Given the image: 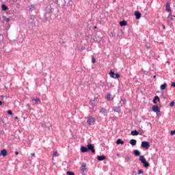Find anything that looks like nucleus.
<instances>
[{"label": "nucleus", "mask_w": 175, "mask_h": 175, "mask_svg": "<svg viewBox=\"0 0 175 175\" xmlns=\"http://www.w3.org/2000/svg\"><path fill=\"white\" fill-rule=\"evenodd\" d=\"M138 132L139 135H140L141 136H142V135H144V131H143V129L138 130Z\"/></svg>", "instance_id": "34"}, {"label": "nucleus", "mask_w": 175, "mask_h": 175, "mask_svg": "<svg viewBox=\"0 0 175 175\" xmlns=\"http://www.w3.org/2000/svg\"><path fill=\"white\" fill-rule=\"evenodd\" d=\"M136 143H137V141L136 139H132L130 140V144L131 146H136Z\"/></svg>", "instance_id": "28"}, {"label": "nucleus", "mask_w": 175, "mask_h": 175, "mask_svg": "<svg viewBox=\"0 0 175 175\" xmlns=\"http://www.w3.org/2000/svg\"><path fill=\"white\" fill-rule=\"evenodd\" d=\"M3 18H4L5 21H6L7 23H9V21H10V18H5V16H3Z\"/></svg>", "instance_id": "41"}, {"label": "nucleus", "mask_w": 175, "mask_h": 175, "mask_svg": "<svg viewBox=\"0 0 175 175\" xmlns=\"http://www.w3.org/2000/svg\"><path fill=\"white\" fill-rule=\"evenodd\" d=\"M105 83L104 82H102V81H100V87H102V88H103V87H105Z\"/></svg>", "instance_id": "40"}, {"label": "nucleus", "mask_w": 175, "mask_h": 175, "mask_svg": "<svg viewBox=\"0 0 175 175\" xmlns=\"http://www.w3.org/2000/svg\"><path fill=\"white\" fill-rule=\"evenodd\" d=\"M104 144H101V146H103V145H104Z\"/></svg>", "instance_id": "58"}, {"label": "nucleus", "mask_w": 175, "mask_h": 175, "mask_svg": "<svg viewBox=\"0 0 175 175\" xmlns=\"http://www.w3.org/2000/svg\"><path fill=\"white\" fill-rule=\"evenodd\" d=\"M131 158H132V156H126L125 159L127 162H129V161H131Z\"/></svg>", "instance_id": "35"}, {"label": "nucleus", "mask_w": 175, "mask_h": 175, "mask_svg": "<svg viewBox=\"0 0 175 175\" xmlns=\"http://www.w3.org/2000/svg\"><path fill=\"white\" fill-rule=\"evenodd\" d=\"M106 159V156L105 155H101V156H98L97 157V160L100 161H105Z\"/></svg>", "instance_id": "24"}, {"label": "nucleus", "mask_w": 175, "mask_h": 175, "mask_svg": "<svg viewBox=\"0 0 175 175\" xmlns=\"http://www.w3.org/2000/svg\"><path fill=\"white\" fill-rule=\"evenodd\" d=\"M1 10H3V12H6V10H9V8L6 5L2 4Z\"/></svg>", "instance_id": "21"}, {"label": "nucleus", "mask_w": 175, "mask_h": 175, "mask_svg": "<svg viewBox=\"0 0 175 175\" xmlns=\"http://www.w3.org/2000/svg\"><path fill=\"white\" fill-rule=\"evenodd\" d=\"M92 62L93 64H95V62H96V59H95V57H94V56L92 57Z\"/></svg>", "instance_id": "39"}, {"label": "nucleus", "mask_w": 175, "mask_h": 175, "mask_svg": "<svg viewBox=\"0 0 175 175\" xmlns=\"http://www.w3.org/2000/svg\"><path fill=\"white\" fill-rule=\"evenodd\" d=\"M138 174H144V171L143 170L138 169Z\"/></svg>", "instance_id": "36"}, {"label": "nucleus", "mask_w": 175, "mask_h": 175, "mask_svg": "<svg viewBox=\"0 0 175 175\" xmlns=\"http://www.w3.org/2000/svg\"><path fill=\"white\" fill-rule=\"evenodd\" d=\"M51 13H53V8L51 6H47L45 8L43 23H47V21H50V20H51Z\"/></svg>", "instance_id": "1"}, {"label": "nucleus", "mask_w": 175, "mask_h": 175, "mask_svg": "<svg viewBox=\"0 0 175 175\" xmlns=\"http://www.w3.org/2000/svg\"><path fill=\"white\" fill-rule=\"evenodd\" d=\"M15 155H18V151L15 152Z\"/></svg>", "instance_id": "52"}, {"label": "nucleus", "mask_w": 175, "mask_h": 175, "mask_svg": "<svg viewBox=\"0 0 175 175\" xmlns=\"http://www.w3.org/2000/svg\"><path fill=\"white\" fill-rule=\"evenodd\" d=\"M99 113H100L101 114H103V116H107V109H106L103 107H101Z\"/></svg>", "instance_id": "11"}, {"label": "nucleus", "mask_w": 175, "mask_h": 175, "mask_svg": "<svg viewBox=\"0 0 175 175\" xmlns=\"http://www.w3.org/2000/svg\"><path fill=\"white\" fill-rule=\"evenodd\" d=\"M35 18H36L35 15H33V14L29 15V19L31 21L32 25H35Z\"/></svg>", "instance_id": "13"}, {"label": "nucleus", "mask_w": 175, "mask_h": 175, "mask_svg": "<svg viewBox=\"0 0 175 175\" xmlns=\"http://www.w3.org/2000/svg\"><path fill=\"white\" fill-rule=\"evenodd\" d=\"M1 98H3V95L1 96Z\"/></svg>", "instance_id": "59"}, {"label": "nucleus", "mask_w": 175, "mask_h": 175, "mask_svg": "<svg viewBox=\"0 0 175 175\" xmlns=\"http://www.w3.org/2000/svg\"><path fill=\"white\" fill-rule=\"evenodd\" d=\"M89 105H90V106L96 107V101L95 100V98L93 100H90L89 102Z\"/></svg>", "instance_id": "16"}, {"label": "nucleus", "mask_w": 175, "mask_h": 175, "mask_svg": "<svg viewBox=\"0 0 175 175\" xmlns=\"http://www.w3.org/2000/svg\"><path fill=\"white\" fill-rule=\"evenodd\" d=\"M159 102V100H161V99L159 98V96H155L152 100V102L154 103V105H157V102Z\"/></svg>", "instance_id": "18"}, {"label": "nucleus", "mask_w": 175, "mask_h": 175, "mask_svg": "<svg viewBox=\"0 0 175 175\" xmlns=\"http://www.w3.org/2000/svg\"><path fill=\"white\" fill-rule=\"evenodd\" d=\"M109 75L112 79H119L120 77V74H118V72L116 73L113 70H110Z\"/></svg>", "instance_id": "5"}, {"label": "nucleus", "mask_w": 175, "mask_h": 175, "mask_svg": "<svg viewBox=\"0 0 175 175\" xmlns=\"http://www.w3.org/2000/svg\"><path fill=\"white\" fill-rule=\"evenodd\" d=\"M165 10L169 13H172V9H170V4H169V3H166Z\"/></svg>", "instance_id": "17"}, {"label": "nucleus", "mask_w": 175, "mask_h": 175, "mask_svg": "<svg viewBox=\"0 0 175 175\" xmlns=\"http://www.w3.org/2000/svg\"><path fill=\"white\" fill-rule=\"evenodd\" d=\"M116 144H118V145L121 144L122 146H123V144H124V141H123L122 139H118L116 140Z\"/></svg>", "instance_id": "29"}, {"label": "nucleus", "mask_w": 175, "mask_h": 175, "mask_svg": "<svg viewBox=\"0 0 175 175\" xmlns=\"http://www.w3.org/2000/svg\"><path fill=\"white\" fill-rule=\"evenodd\" d=\"M167 87V83H164L163 84L161 85L160 90L161 91H163V90H166V88Z\"/></svg>", "instance_id": "22"}, {"label": "nucleus", "mask_w": 175, "mask_h": 175, "mask_svg": "<svg viewBox=\"0 0 175 175\" xmlns=\"http://www.w3.org/2000/svg\"><path fill=\"white\" fill-rule=\"evenodd\" d=\"M80 170H81V174L82 175L87 174L88 170L87 169V163H82L81 166L80 167Z\"/></svg>", "instance_id": "2"}, {"label": "nucleus", "mask_w": 175, "mask_h": 175, "mask_svg": "<svg viewBox=\"0 0 175 175\" xmlns=\"http://www.w3.org/2000/svg\"><path fill=\"white\" fill-rule=\"evenodd\" d=\"M95 118L92 117V116H89L87 118V123L88 124V125L91 126V125H95Z\"/></svg>", "instance_id": "3"}, {"label": "nucleus", "mask_w": 175, "mask_h": 175, "mask_svg": "<svg viewBox=\"0 0 175 175\" xmlns=\"http://www.w3.org/2000/svg\"><path fill=\"white\" fill-rule=\"evenodd\" d=\"M8 155V150L6 149H3L0 152V157H6Z\"/></svg>", "instance_id": "12"}, {"label": "nucleus", "mask_w": 175, "mask_h": 175, "mask_svg": "<svg viewBox=\"0 0 175 175\" xmlns=\"http://www.w3.org/2000/svg\"><path fill=\"white\" fill-rule=\"evenodd\" d=\"M35 10V4H31L29 6V12H33Z\"/></svg>", "instance_id": "25"}, {"label": "nucleus", "mask_w": 175, "mask_h": 175, "mask_svg": "<svg viewBox=\"0 0 175 175\" xmlns=\"http://www.w3.org/2000/svg\"><path fill=\"white\" fill-rule=\"evenodd\" d=\"M110 118V120H116V118H114V117H111V118Z\"/></svg>", "instance_id": "50"}, {"label": "nucleus", "mask_w": 175, "mask_h": 175, "mask_svg": "<svg viewBox=\"0 0 175 175\" xmlns=\"http://www.w3.org/2000/svg\"><path fill=\"white\" fill-rule=\"evenodd\" d=\"M116 155H117V157H118V158H120V157H121V154H120V153H117Z\"/></svg>", "instance_id": "49"}, {"label": "nucleus", "mask_w": 175, "mask_h": 175, "mask_svg": "<svg viewBox=\"0 0 175 175\" xmlns=\"http://www.w3.org/2000/svg\"><path fill=\"white\" fill-rule=\"evenodd\" d=\"M62 43H65V42H62Z\"/></svg>", "instance_id": "62"}, {"label": "nucleus", "mask_w": 175, "mask_h": 175, "mask_svg": "<svg viewBox=\"0 0 175 175\" xmlns=\"http://www.w3.org/2000/svg\"><path fill=\"white\" fill-rule=\"evenodd\" d=\"M105 99L107 102H110L111 100V94L107 93L105 96Z\"/></svg>", "instance_id": "19"}, {"label": "nucleus", "mask_w": 175, "mask_h": 175, "mask_svg": "<svg viewBox=\"0 0 175 175\" xmlns=\"http://www.w3.org/2000/svg\"><path fill=\"white\" fill-rule=\"evenodd\" d=\"M8 2H10L11 5H13V3H16V2H17V0H8Z\"/></svg>", "instance_id": "33"}, {"label": "nucleus", "mask_w": 175, "mask_h": 175, "mask_svg": "<svg viewBox=\"0 0 175 175\" xmlns=\"http://www.w3.org/2000/svg\"><path fill=\"white\" fill-rule=\"evenodd\" d=\"M118 105H120L121 107L125 106L126 105V99L125 98H121Z\"/></svg>", "instance_id": "8"}, {"label": "nucleus", "mask_w": 175, "mask_h": 175, "mask_svg": "<svg viewBox=\"0 0 175 175\" xmlns=\"http://www.w3.org/2000/svg\"><path fill=\"white\" fill-rule=\"evenodd\" d=\"M27 106L29 107V110H31V106L29 105V104H27Z\"/></svg>", "instance_id": "51"}, {"label": "nucleus", "mask_w": 175, "mask_h": 175, "mask_svg": "<svg viewBox=\"0 0 175 175\" xmlns=\"http://www.w3.org/2000/svg\"><path fill=\"white\" fill-rule=\"evenodd\" d=\"M41 126H42V128H46V123H45V122L41 123Z\"/></svg>", "instance_id": "43"}, {"label": "nucleus", "mask_w": 175, "mask_h": 175, "mask_svg": "<svg viewBox=\"0 0 175 175\" xmlns=\"http://www.w3.org/2000/svg\"><path fill=\"white\" fill-rule=\"evenodd\" d=\"M89 111L90 114H94V113H96V109L95 107L92 106L89 108Z\"/></svg>", "instance_id": "15"}, {"label": "nucleus", "mask_w": 175, "mask_h": 175, "mask_svg": "<svg viewBox=\"0 0 175 175\" xmlns=\"http://www.w3.org/2000/svg\"><path fill=\"white\" fill-rule=\"evenodd\" d=\"M132 175H137V172H136L135 170H133Z\"/></svg>", "instance_id": "46"}, {"label": "nucleus", "mask_w": 175, "mask_h": 175, "mask_svg": "<svg viewBox=\"0 0 175 175\" xmlns=\"http://www.w3.org/2000/svg\"><path fill=\"white\" fill-rule=\"evenodd\" d=\"M133 154L135 157H140V151L139 150H133Z\"/></svg>", "instance_id": "26"}, {"label": "nucleus", "mask_w": 175, "mask_h": 175, "mask_svg": "<svg viewBox=\"0 0 175 175\" xmlns=\"http://www.w3.org/2000/svg\"><path fill=\"white\" fill-rule=\"evenodd\" d=\"M155 77H157V75H154L153 76V78L155 79Z\"/></svg>", "instance_id": "57"}, {"label": "nucleus", "mask_w": 175, "mask_h": 175, "mask_svg": "<svg viewBox=\"0 0 175 175\" xmlns=\"http://www.w3.org/2000/svg\"><path fill=\"white\" fill-rule=\"evenodd\" d=\"M152 110L154 113H156L157 116H161V109L158 105H153L152 107Z\"/></svg>", "instance_id": "4"}, {"label": "nucleus", "mask_w": 175, "mask_h": 175, "mask_svg": "<svg viewBox=\"0 0 175 175\" xmlns=\"http://www.w3.org/2000/svg\"><path fill=\"white\" fill-rule=\"evenodd\" d=\"M142 148H146V150H148L150 148V142L147 141H143L141 144Z\"/></svg>", "instance_id": "6"}, {"label": "nucleus", "mask_w": 175, "mask_h": 175, "mask_svg": "<svg viewBox=\"0 0 175 175\" xmlns=\"http://www.w3.org/2000/svg\"><path fill=\"white\" fill-rule=\"evenodd\" d=\"M66 174H67V175H75V172H70V171H68V172H66Z\"/></svg>", "instance_id": "38"}, {"label": "nucleus", "mask_w": 175, "mask_h": 175, "mask_svg": "<svg viewBox=\"0 0 175 175\" xmlns=\"http://www.w3.org/2000/svg\"><path fill=\"white\" fill-rule=\"evenodd\" d=\"M134 16H135L136 20H140L142 17V13H140L139 11H135L134 12Z\"/></svg>", "instance_id": "9"}, {"label": "nucleus", "mask_w": 175, "mask_h": 175, "mask_svg": "<svg viewBox=\"0 0 175 175\" xmlns=\"http://www.w3.org/2000/svg\"><path fill=\"white\" fill-rule=\"evenodd\" d=\"M57 154H58V152L55 151L53 154V157H57Z\"/></svg>", "instance_id": "45"}, {"label": "nucleus", "mask_w": 175, "mask_h": 175, "mask_svg": "<svg viewBox=\"0 0 175 175\" xmlns=\"http://www.w3.org/2000/svg\"><path fill=\"white\" fill-rule=\"evenodd\" d=\"M131 135H132V136H138L139 131L137 130L131 131Z\"/></svg>", "instance_id": "23"}, {"label": "nucleus", "mask_w": 175, "mask_h": 175, "mask_svg": "<svg viewBox=\"0 0 175 175\" xmlns=\"http://www.w3.org/2000/svg\"><path fill=\"white\" fill-rule=\"evenodd\" d=\"M120 27H126V21H122L120 22Z\"/></svg>", "instance_id": "31"}, {"label": "nucleus", "mask_w": 175, "mask_h": 175, "mask_svg": "<svg viewBox=\"0 0 175 175\" xmlns=\"http://www.w3.org/2000/svg\"><path fill=\"white\" fill-rule=\"evenodd\" d=\"M162 95H163V92L162 93Z\"/></svg>", "instance_id": "63"}, {"label": "nucleus", "mask_w": 175, "mask_h": 175, "mask_svg": "<svg viewBox=\"0 0 175 175\" xmlns=\"http://www.w3.org/2000/svg\"><path fill=\"white\" fill-rule=\"evenodd\" d=\"M170 135H171V136H174V135H175V130L171 131Z\"/></svg>", "instance_id": "44"}, {"label": "nucleus", "mask_w": 175, "mask_h": 175, "mask_svg": "<svg viewBox=\"0 0 175 175\" xmlns=\"http://www.w3.org/2000/svg\"><path fill=\"white\" fill-rule=\"evenodd\" d=\"M146 10H147V8H146Z\"/></svg>", "instance_id": "61"}, {"label": "nucleus", "mask_w": 175, "mask_h": 175, "mask_svg": "<svg viewBox=\"0 0 175 175\" xmlns=\"http://www.w3.org/2000/svg\"><path fill=\"white\" fill-rule=\"evenodd\" d=\"M31 157H35V153H31Z\"/></svg>", "instance_id": "53"}, {"label": "nucleus", "mask_w": 175, "mask_h": 175, "mask_svg": "<svg viewBox=\"0 0 175 175\" xmlns=\"http://www.w3.org/2000/svg\"><path fill=\"white\" fill-rule=\"evenodd\" d=\"M170 107H173V106H174V101H172V102L170 103Z\"/></svg>", "instance_id": "42"}, {"label": "nucleus", "mask_w": 175, "mask_h": 175, "mask_svg": "<svg viewBox=\"0 0 175 175\" xmlns=\"http://www.w3.org/2000/svg\"><path fill=\"white\" fill-rule=\"evenodd\" d=\"M14 118H15V120H18V116H15Z\"/></svg>", "instance_id": "54"}, {"label": "nucleus", "mask_w": 175, "mask_h": 175, "mask_svg": "<svg viewBox=\"0 0 175 175\" xmlns=\"http://www.w3.org/2000/svg\"><path fill=\"white\" fill-rule=\"evenodd\" d=\"M88 151H92V154H95V147L92 144H88L87 145Z\"/></svg>", "instance_id": "7"}, {"label": "nucleus", "mask_w": 175, "mask_h": 175, "mask_svg": "<svg viewBox=\"0 0 175 175\" xmlns=\"http://www.w3.org/2000/svg\"><path fill=\"white\" fill-rule=\"evenodd\" d=\"M0 106H2V101L0 100Z\"/></svg>", "instance_id": "56"}, {"label": "nucleus", "mask_w": 175, "mask_h": 175, "mask_svg": "<svg viewBox=\"0 0 175 175\" xmlns=\"http://www.w3.org/2000/svg\"><path fill=\"white\" fill-rule=\"evenodd\" d=\"M144 167H146V169H148V167H150V163H148L147 161L142 163Z\"/></svg>", "instance_id": "30"}, {"label": "nucleus", "mask_w": 175, "mask_h": 175, "mask_svg": "<svg viewBox=\"0 0 175 175\" xmlns=\"http://www.w3.org/2000/svg\"><path fill=\"white\" fill-rule=\"evenodd\" d=\"M34 101L35 105H40L42 101L40 100V98H36L32 99V102Z\"/></svg>", "instance_id": "14"}, {"label": "nucleus", "mask_w": 175, "mask_h": 175, "mask_svg": "<svg viewBox=\"0 0 175 175\" xmlns=\"http://www.w3.org/2000/svg\"><path fill=\"white\" fill-rule=\"evenodd\" d=\"M174 17H175V16L174 15H172V14H170L168 15V18H170L172 21H174Z\"/></svg>", "instance_id": "32"}, {"label": "nucleus", "mask_w": 175, "mask_h": 175, "mask_svg": "<svg viewBox=\"0 0 175 175\" xmlns=\"http://www.w3.org/2000/svg\"><path fill=\"white\" fill-rule=\"evenodd\" d=\"M114 2H116V0H113Z\"/></svg>", "instance_id": "60"}, {"label": "nucleus", "mask_w": 175, "mask_h": 175, "mask_svg": "<svg viewBox=\"0 0 175 175\" xmlns=\"http://www.w3.org/2000/svg\"><path fill=\"white\" fill-rule=\"evenodd\" d=\"M97 28H98V27H96V26L94 27V29H96Z\"/></svg>", "instance_id": "55"}, {"label": "nucleus", "mask_w": 175, "mask_h": 175, "mask_svg": "<svg viewBox=\"0 0 175 175\" xmlns=\"http://www.w3.org/2000/svg\"><path fill=\"white\" fill-rule=\"evenodd\" d=\"M171 87H174V88H175V82H172Z\"/></svg>", "instance_id": "47"}, {"label": "nucleus", "mask_w": 175, "mask_h": 175, "mask_svg": "<svg viewBox=\"0 0 175 175\" xmlns=\"http://www.w3.org/2000/svg\"><path fill=\"white\" fill-rule=\"evenodd\" d=\"M139 161H140V162H142V163H144V162H146L147 160H146V158L144 157V155H142V156H139Z\"/></svg>", "instance_id": "27"}, {"label": "nucleus", "mask_w": 175, "mask_h": 175, "mask_svg": "<svg viewBox=\"0 0 175 175\" xmlns=\"http://www.w3.org/2000/svg\"><path fill=\"white\" fill-rule=\"evenodd\" d=\"M112 110L115 113H121V107L118 106V107H112Z\"/></svg>", "instance_id": "10"}, {"label": "nucleus", "mask_w": 175, "mask_h": 175, "mask_svg": "<svg viewBox=\"0 0 175 175\" xmlns=\"http://www.w3.org/2000/svg\"><path fill=\"white\" fill-rule=\"evenodd\" d=\"M81 152H88V147H85L84 146H82L81 147Z\"/></svg>", "instance_id": "20"}, {"label": "nucleus", "mask_w": 175, "mask_h": 175, "mask_svg": "<svg viewBox=\"0 0 175 175\" xmlns=\"http://www.w3.org/2000/svg\"><path fill=\"white\" fill-rule=\"evenodd\" d=\"M7 113L9 116H13V111H12V110H10V109L7 111Z\"/></svg>", "instance_id": "37"}, {"label": "nucleus", "mask_w": 175, "mask_h": 175, "mask_svg": "<svg viewBox=\"0 0 175 175\" xmlns=\"http://www.w3.org/2000/svg\"><path fill=\"white\" fill-rule=\"evenodd\" d=\"M161 26L163 27V29H164V31H165V29H166V27L165 26V25H162Z\"/></svg>", "instance_id": "48"}]
</instances>
